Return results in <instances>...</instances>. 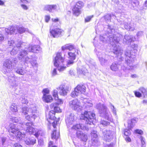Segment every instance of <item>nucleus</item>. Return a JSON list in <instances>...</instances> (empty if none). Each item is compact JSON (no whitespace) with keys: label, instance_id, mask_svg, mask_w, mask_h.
<instances>
[{"label":"nucleus","instance_id":"1","mask_svg":"<svg viewBox=\"0 0 147 147\" xmlns=\"http://www.w3.org/2000/svg\"><path fill=\"white\" fill-rule=\"evenodd\" d=\"M104 30L106 31V35L104 36H100V39L103 43L110 44L113 47V52L114 54L118 55L119 64L117 62H114L110 66V69L112 71H117L119 70L120 65L119 61H121L123 59L121 56H119L121 55L123 52V50L120 49L119 47L117 45L119 40V38L116 34L112 33L114 30L113 26L105 25L104 27Z\"/></svg>","mask_w":147,"mask_h":147},{"label":"nucleus","instance_id":"2","mask_svg":"<svg viewBox=\"0 0 147 147\" xmlns=\"http://www.w3.org/2000/svg\"><path fill=\"white\" fill-rule=\"evenodd\" d=\"M24 48V50L22 49L20 52L18 54L19 59L25 63H30L33 67L37 65V63L34 55L26 57V56L28 54V53L30 52L37 53L40 50V46L34 45L32 47H29L27 48L26 47Z\"/></svg>","mask_w":147,"mask_h":147},{"label":"nucleus","instance_id":"3","mask_svg":"<svg viewBox=\"0 0 147 147\" xmlns=\"http://www.w3.org/2000/svg\"><path fill=\"white\" fill-rule=\"evenodd\" d=\"M18 60L16 58H11L6 59L3 63L2 71L5 74H7L8 80L9 84L13 86L17 85L15 78L13 76L9 75L16 65Z\"/></svg>","mask_w":147,"mask_h":147},{"label":"nucleus","instance_id":"4","mask_svg":"<svg viewBox=\"0 0 147 147\" xmlns=\"http://www.w3.org/2000/svg\"><path fill=\"white\" fill-rule=\"evenodd\" d=\"M73 61H65L64 57L62 56L61 53L58 52L55 58L54 64L55 66L57 67V69L59 72H62L67 67L72 65L74 63Z\"/></svg>","mask_w":147,"mask_h":147},{"label":"nucleus","instance_id":"5","mask_svg":"<svg viewBox=\"0 0 147 147\" xmlns=\"http://www.w3.org/2000/svg\"><path fill=\"white\" fill-rule=\"evenodd\" d=\"M96 108L98 110L100 116L111 122H113V120L110 113L105 105L100 103H97L96 105Z\"/></svg>","mask_w":147,"mask_h":147},{"label":"nucleus","instance_id":"6","mask_svg":"<svg viewBox=\"0 0 147 147\" xmlns=\"http://www.w3.org/2000/svg\"><path fill=\"white\" fill-rule=\"evenodd\" d=\"M8 43L9 46H14V48L10 52V54L12 55H14L16 54L18 51L21 52L22 49L24 50L23 46L25 45V43L24 42L20 41H16L15 42L14 40L10 39L8 40Z\"/></svg>","mask_w":147,"mask_h":147},{"label":"nucleus","instance_id":"7","mask_svg":"<svg viewBox=\"0 0 147 147\" xmlns=\"http://www.w3.org/2000/svg\"><path fill=\"white\" fill-rule=\"evenodd\" d=\"M95 114L92 112L85 111L80 116L81 120H84L86 124L91 125L94 124V121H96Z\"/></svg>","mask_w":147,"mask_h":147},{"label":"nucleus","instance_id":"8","mask_svg":"<svg viewBox=\"0 0 147 147\" xmlns=\"http://www.w3.org/2000/svg\"><path fill=\"white\" fill-rule=\"evenodd\" d=\"M17 126L16 125L11 124L10 125V128L9 130V133H12L13 134H11V136H16L18 139L19 140L24 139L25 138V135L24 134L22 133L19 131V129L16 127Z\"/></svg>","mask_w":147,"mask_h":147},{"label":"nucleus","instance_id":"9","mask_svg":"<svg viewBox=\"0 0 147 147\" xmlns=\"http://www.w3.org/2000/svg\"><path fill=\"white\" fill-rule=\"evenodd\" d=\"M17 29L18 32L20 34L24 33L26 31H28V29H26L25 28L22 27L17 28L14 26H11L9 27L8 28H5V29L6 37L8 38V37L7 35L9 34L11 35L12 34L15 33Z\"/></svg>","mask_w":147,"mask_h":147},{"label":"nucleus","instance_id":"10","mask_svg":"<svg viewBox=\"0 0 147 147\" xmlns=\"http://www.w3.org/2000/svg\"><path fill=\"white\" fill-rule=\"evenodd\" d=\"M32 123L28 122L25 124L26 128V131L29 133L30 134H33L35 136L36 138H38L40 135L39 131L37 129L34 128L32 126Z\"/></svg>","mask_w":147,"mask_h":147},{"label":"nucleus","instance_id":"11","mask_svg":"<svg viewBox=\"0 0 147 147\" xmlns=\"http://www.w3.org/2000/svg\"><path fill=\"white\" fill-rule=\"evenodd\" d=\"M100 53V54L98 53V55H97L98 58L101 64L102 65H104L107 63L108 60L110 58V56L104 53Z\"/></svg>","mask_w":147,"mask_h":147},{"label":"nucleus","instance_id":"12","mask_svg":"<svg viewBox=\"0 0 147 147\" xmlns=\"http://www.w3.org/2000/svg\"><path fill=\"white\" fill-rule=\"evenodd\" d=\"M22 115H26L29 112L32 114L36 113L37 109L35 105H31L28 108L26 107H23L22 108Z\"/></svg>","mask_w":147,"mask_h":147},{"label":"nucleus","instance_id":"13","mask_svg":"<svg viewBox=\"0 0 147 147\" xmlns=\"http://www.w3.org/2000/svg\"><path fill=\"white\" fill-rule=\"evenodd\" d=\"M96 133V131H93L91 132V137L92 145L98 146L100 145V142L98 140V135Z\"/></svg>","mask_w":147,"mask_h":147},{"label":"nucleus","instance_id":"14","mask_svg":"<svg viewBox=\"0 0 147 147\" xmlns=\"http://www.w3.org/2000/svg\"><path fill=\"white\" fill-rule=\"evenodd\" d=\"M51 35L54 38H57L61 35L62 30L58 28H56L50 30Z\"/></svg>","mask_w":147,"mask_h":147},{"label":"nucleus","instance_id":"15","mask_svg":"<svg viewBox=\"0 0 147 147\" xmlns=\"http://www.w3.org/2000/svg\"><path fill=\"white\" fill-rule=\"evenodd\" d=\"M57 89L59 91V94L65 96L66 95L67 93V91L70 90V88L67 86L65 87V85L62 84L59 86Z\"/></svg>","mask_w":147,"mask_h":147},{"label":"nucleus","instance_id":"16","mask_svg":"<svg viewBox=\"0 0 147 147\" xmlns=\"http://www.w3.org/2000/svg\"><path fill=\"white\" fill-rule=\"evenodd\" d=\"M102 133L104 139L107 142H109L113 139V136L111 131L105 130Z\"/></svg>","mask_w":147,"mask_h":147},{"label":"nucleus","instance_id":"17","mask_svg":"<svg viewBox=\"0 0 147 147\" xmlns=\"http://www.w3.org/2000/svg\"><path fill=\"white\" fill-rule=\"evenodd\" d=\"M67 125L68 127L71 125L74 121V117L73 114L70 113L69 115L67 116L65 119Z\"/></svg>","mask_w":147,"mask_h":147},{"label":"nucleus","instance_id":"18","mask_svg":"<svg viewBox=\"0 0 147 147\" xmlns=\"http://www.w3.org/2000/svg\"><path fill=\"white\" fill-rule=\"evenodd\" d=\"M70 106L74 110L78 111L80 109L79 102L78 100L75 99L69 102Z\"/></svg>","mask_w":147,"mask_h":147},{"label":"nucleus","instance_id":"19","mask_svg":"<svg viewBox=\"0 0 147 147\" xmlns=\"http://www.w3.org/2000/svg\"><path fill=\"white\" fill-rule=\"evenodd\" d=\"M76 136L78 138H80L81 140L86 142L88 140L87 136L83 133L81 130H77L76 132Z\"/></svg>","mask_w":147,"mask_h":147},{"label":"nucleus","instance_id":"20","mask_svg":"<svg viewBox=\"0 0 147 147\" xmlns=\"http://www.w3.org/2000/svg\"><path fill=\"white\" fill-rule=\"evenodd\" d=\"M24 141L25 143L27 145H33L36 142V138L33 137L30 138L26 137L24 139Z\"/></svg>","mask_w":147,"mask_h":147},{"label":"nucleus","instance_id":"21","mask_svg":"<svg viewBox=\"0 0 147 147\" xmlns=\"http://www.w3.org/2000/svg\"><path fill=\"white\" fill-rule=\"evenodd\" d=\"M61 104L58 103V102L57 101L55 103H51L50 105V107L51 109V110L54 111L55 113L56 112H61L60 108L58 107L59 105Z\"/></svg>","mask_w":147,"mask_h":147},{"label":"nucleus","instance_id":"22","mask_svg":"<svg viewBox=\"0 0 147 147\" xmlns=\"http://www.w3.org/2000/svg\"><path fill=\"white\" fill-rule=\"evenodd\" d=\"M72 128L75 130L79 129L78 130H80V129H81V130H86L87 131H88L89 129L88 128V127L80 124H77L73 125Z\"/></svg>","mask_w":147,"mask_h":147},{"label":"nucleus","instance_id":"23","mask_svg":"<svg viewBox=\"0 0 147 147\" xmlns=\"http://www.w3.org/2000/svg\"><path fill=\"white\" fill-rule=\"evenodd\" d=\"M76 90L78 91L80 94H84L86 91V87L83 85L79 84L76 87Z\"/></svg>","mask_w":147,"mask_h":147},{"label":"nucleus","instance_id":"24","mask_svg":"<svg viewBox=\"0 0 147 147\" xmlns=\"http://www.w3.org/2000/svg\"><path fill=\"white\" fill-rule=\"evenodd\" d=\"M138 119L137 118H134L129 119L128 121V127L130 129L133 128V127L138 121Z\"/></svg>","mask_w":147,"mask_h":147},{"label":"nucleus","instance_id":"25","mask_svg":"<svg viewBox=\"0 0 147 147\" xmlns=\"http://www.w3.org/2000/svg\"><path fill=\"white\" fill-rule=\"evenodd\" d=\"M31 2V0H20V2L22 3L21 4L20 6L24 9H28V7L25 4L30 3Z\"/></svg>","mask_w":147,"mask_h":147},{"label":"nucleus","instance_id":"26","mask_svg":"<svg viewBox=\"0 0 147 147\" xmlns=\"http://www.w3.org/2000/svg\"><path fill=\"white\" fill-rule=\"evenodd\" d=\"M15 71L20 75H24L26 73V71L22 67H16L14 69Z\"/></svg>","mask_w":147,"mask_h":147},{"label":"nucleus","instance_id":"27","mask_svg":"<svg viewBox=\"0 0 147 147\" xmlns=\"http://www.w3.org/2000/svg\"><path fill=\"white\" fill-rule=\"evenodd\" d=\"M132 41V37L131 35H125L124 36L123 40L124 44H128L129 43H130Z\"/></svg>","mask_w":147,"mask_h":147},{"label":"nucleus","instance_id":"28","mask_svg":"<svg viewBox=\"0 0 147 147\" xmlns=\"http://www.w3.org/2000/svg\"><path fill=\"white\" fill-rule=\"evenodd\" d=\"M53 95L54 98V99L57 102H58V103L62 104L63 101L61 99H59L58 98V91L57 90H53Z\"/></svg>","mask_w":147,"mask_h":147},{"label":"nucleus","instance_id":"29","mask_svg":"<svg viewBox=\"0 0 147 147\" xmlns=\"http://www.w3.org/2000/svg\"><path fill=\"white\" fill-rule=\"evenodd\" d=\"M134 61V60L130 58L129 59L126 58L125 62L128 66L130 68L132 69L134 65L133 64Z\"/></svg>","mask_w":147,"mask_h":147},{"label":"nucleus","instance_id":"30","mask_svg":"<svg viewBox=\"0 0 147 147\" xmlns=\"http://www.w3.org/2000/svg\"><path fill=\"white\" fill-rule=\"evenodd\" d=\"M74 48V46L71 44L65 45L61 47L62 50L63 51L66 49H68L69 51H71Z\"/></svg>","mask_w":147,"mask_h":147},{"label":"nucleus","instance_id":"31","mask_svg":"<svg viewBox=\"0 0 147 147\" xmlns=\"http://www.w3.org/2000/svg\"><path fill=\"white\" fill-rule=\"evenodd\" d=\"M36 113H33L30 115H28L25 116V119L29 121H31L33 119L34 120L37 117V115L35 114Z\"/></svg>","mask_w":147,"mask_h":147},{"label":"nucleus","instance_id":"32","mask_svg":"<svg viewBox=\"0 0 147 147\" xmlns=\"http://www.w3.org/2000/svg\"><path fill=\"white\" fill-rule=\"evenodd\" d=\"M84 6V3L82 1H79L76 3L72 9H80Z\"/></svg>","mask_w":147,"mask_h":147},{"label":"nucleus","instance_id":"33","mask_svg":"<svg viewBox=\"0 0 147 147\" xmlns=\"http://www.w3.org/2000/svg\"><path fill=\"white\" fill-rule=\"evenodd\" d=\"M77 73L79 74H82L85 75L86 74L88 73V71L87 69L85 68H82L81 69H77Z\"/></svg>","mask_w":147,"mask_h":147},{"label":"nucleus","instance_id":"34","mask_svg":"<svg viewBox=\"0 0 147 147\" xmlns=\"http://www.w3.org/2000/svg\"><path fill=\"white\" fill-rule=\"evenodd\" d=\"M43 100L45 102L48 103L52 101L53 99L51 95H48L42 98Z\"/></svg>","mask_w":147,"mask_h":147},{"label":"nucleus","instance_id":"35","mask_svg":"<svg viewBox=\"0 0 147 147\" xmlns=\"http://www.w3.org/2000/svg\"><path fill=\"white\" fill-rule=\"evenodd\" d=\"M55 113L54 111L53 110H51L49 113V119L51 120H55L56 118L55 116Z\"/></svg>","mask_w":147,"mask_h":147},{"label":"nucleus","instance_id":"36","mask_svg":"<svg viewBox=\"0 0 147 147\" xmlns=\"http://www.w3.org/2000/svg\"><path fill=\"white\" fill-rule=\"evenodd\" d=\"M68 57L71 60H74L76 57V55L74 52H69L68 53Z\"/></svg>","mask_w":147,"mask_h":147},{"label":"nucleus","instance_id":"37","mask_svg":"<svg viewBox=\"0 0 147 147\" xmlns=\"http://www.w3.org/2000/svg\"><path fill=\"white\" fill-rule=\"evenodd\" d=\"M57 8L56 5H46L45 6L44 9H55Z\"/></svg>","mask_w":147,"mask_h":147},{"label":"nucleus","instance_id":"38","mask_svg":"<svg viewBox=\"0 0 147 147\" xmlns=\"http://www.w3.org/2000/svg\"><path fill=\"white\" fill-rule=\"evenodd\" d=\"M124 28L130 31H134V27L131 26L129 25V24L127 22H125L124 24Z\"/></svg>","mask_w":147,"mask_h":147},{"label":"nucleus","instance_id":"39","mask_svg":"<svg viewBox=\"0 0 147 147\" xmlns=\"http://www.w3.org/2000/svg\"><path fill=\"white\" fill-rule=\"evenodd\" d=\"M125 55L127 57H128L129 58H130L131 55H133V54H131L130 49H127L125 51Z\"/></svg>","mask_w":147,"mask_h":147},{"label":"nucleus","instance_id":"40","mask_svg":"<svg viewBox=\"0 0 147 147\" xmlns=\"http://www.w3.org/2000/svg\"><path fill=\"white\" fill-rule=\"evenodd\" d=\"M59 134H56V130H54L52 132L51 134V138L52 139H55L57 140L59 137Z\"/></svg>","mask_w":147,"mask_h":147},{"label":"nucleus","instance_id":"41","mask_svg":"<svg viewBox=\"0 0 147 147\" xmlns=\"http://www.w3.org/2000/svg\"><path fill=\"white\" fill-rule=\"evenodd\" d=\"M80 94L78 91L76 90V88L74 91H73L71 94V96L72 97H76Z\"/></svg>","mask_w":147,"mask_h":147},{"label":"nucleus","instance_id":"42","mask_svg":"<svg viewBox=\"0 0 147 147\" xmlns=\"http://www.w3.org/2000/svg\"><path fill=\"white\" fill-rule=\"evenodd\" d=\"M139 91L142 94L144 97H145L147 95V91L146 89L143 87H141L139 89Z\"/></svg>","mask_w":147,"mask_h":147},{"label":"nucleus","instance_id":"43","mask_svg":"<svg viewBox=\"0 0 147 147\" xmlns=\"http://www.w3.org/2000/svg\"><path fill=\"white\" fill-rule=\"evenodd\" d=\"M1 144L3 146H5L8 144V141L6 138H1Z\"/></svg>","mask_w":147,"mask_h":147},{"label":"nucleus","instance_id":"44","mask_svg":"<svg viewBox=\"0 0 147 147\" xmlns=\"http://www.w3.org/2000/svg\"><path fill=\"white\" fill-rule=\"evenodd\" d=\"M73 14L75 16H78L81 13L80 10H72Z\"/></svg>","mask_w":147,"mask_h":147},{"label":"nucleus","instance_id":"45","mask_svg":"<svg viewBox=\"0 0 147 147\" xmlns=\"http://www.w3.org/2000/svg\"><path fill=\"white\" fill-rule=\"evenodd\" d=\"M42 92L43 93V97L47 95V94L49 93V91L47 88H45L44 89L42 90Z\"/></svg>","mask_w":147,"mask_h":147},{"label":"nucleus","instance_id":"46","mask_svg":"<svg viewBox=\"0 0 147 147\" xmlns=\"http://www.w3.org/2000/svg\"><path fill=\"white\" fill-rule=\"evenodd\" d=\"M10 109L13 112H16L18 111L17 107L16 106L12 105L10 107Z\"/></svg>","mask_w":147,"mask_h":147},{"label":"nucleus","instance_id":"47","mask_svg":"<svg viewBox=\"0 0 147 147\" xmlns=\"http://www.w3.org/2000/svg\"><path fill=\"white\" fill-rule=\"evenodd\" d=\"M124 135L127 136H129L131 134V132L129 130L125 129L124 130Z\"/></svg>","mask_w":147,"mask_h":147},{"label":"nucleus","instance_id":"48","mask_svg":"<svg viewBox=\"0 0 147 147\" xmlns=\"http://www.w3.org/2000/svg\"><path fill=\"white\" fill-rule=\"evenodd\" d=\"M20 119L19 117H13L11 118L12 121L14 123H17L19 122Z\"/></svg>","mask_w":147,"mask_h":147},{"label":"nucleus","instance_id":"49","mask_svg":"<svg viewBox=\"0 0 147 147\" xmlns=\"http://www.w3.org/2000/svg\"><path fill=\"white\" fill-rule=\"evenodd\" d=\"M110 122L105 120L101 121L100 124L105 126L109 125L110 124Z\"/></svg>","mask_w":147,"mask_h":147},{"label":"nucleus","instance_id":"50","mask_svg":"<svg viewBox=\"0 0 147 147\" xmlns=\"http://www.w3.org/2000/svg\"><path fill=\"white\" fill-rule=\"evenodd\" d=\"M134 92L136 97L139 98L141 97L142 94L140 92L137 91H134Z\"/></svg>","mask_w":147,"mask_h":147},{"label":"nucleus","instance_id":"51","mask_svg":"<svg viewBox=\"0 0 147 147\" xmlns=\"http://www.w3.org/2000/svg\"><path fill=\"white\" fill-rule=\"evenodd\" d=\"M93 17V15L87 16L85 19V22H88L91 20V18Z\"/></svg>","mask_w":147,"mask_h":147},{"label":"nucleus","instance_id":"52","mask_svg":"<svg viewBox=\"0 0 147 147\" xmlns=\"http://www.w3.org/2000/svg\"><path fill=\"white\" fill-rule=\"evenodd\" d=\"M135 132L140 135H142L143 134V132L142 130L138 129L135 130Z\"/></svg>","mask_w":147,"mask_h":147},{"label":"nucleus","instance_id":"53","mask_svg":"<svg viewBox=\"0 0 147 147\" xmlns=\"http://www.w3.org/2000/svg\"><path fill=\"white\" fill-rule=\"evenodd\" d=\"M86 106L88 107H92L93 105L91 101H87L86 102Z\"/></svg>","mask_w":147,"mask_h":147},{"label":"nucleus","instance_id":"54","mask_svg":"<svg viewBox=\"0 0 147 147\" xmlns=\"http://www.w3.org/2000/svg\"><path fill=\"white\" fill-rule=\"evenodd\" d=\"M111 14H108L105 16L104 18L105 19L109 20L111 19Z\"/></svg>","mask_w":147,"mask_h":147},{"label":"nucleus","instance_id":"55","mask_svg":"<svg viewBox=\"0 0 147 147\" xmlns=\"http://www.w3.org/2000/svg\"><path fill=\"white\" fill-rule=\"evenodd\" d=\"M38 144L40 146H42L43 144V141L42 139H39L38 140Z\"/></svg>","mask_w":147,"mask_h":147},{"label":"nucleus","instance_id":"56","mask_svg":"<svg viewBox=\"0 0 147 147\" xmlns=\"http://www.w3.org/2000/svg\"><path fill=\"white\" fill-rule=\"evenodd\" d=\"M145 139L143 137H142L141 138V141L142 145H146L145 142Z\"/></svg>","mask_w":147,"mask_h":147},{"label":"nucleus","instance_id":"57","mask_svg":"<svg viewBox=\"0 0 147 147\" xmlns=\"http://www.w3.org/2000/svg\"><path fill=\"white\" fill-rule=\"evenodd\" d=\"M22 102L23 104H26L28 103V101L27 99L26 98H22Z\"/></svg>","mask_w":147,"mask_h":147},{"label":"nucleus","instance_id":"58","mask_svg":"<svg viewBox=\"0 0 147 147\" xmlns=\"http://www.w3.org/2000/svg\"><path fill=\"white\" fill-rule=\"evenodd\" d=\"M141 18L140 17H138V16H136L135 18V20L136 21L138 22L139 23H140V20Z\"/></svg>","mask_w":147,"mask_h":147},{"label":"nucleus","instance_id":"59","mask_svg":"<svg viewBox=\"0 0 147 147\" xmlns=\"http://www.w3.org/2000/svg\"><path fill=\"white\" fill-rule=\"evenodd\" d=\"M111 106L112 107H111V109L112 110L114 114H116V110L115 109L114 106L112 105H111Z\"/></svg>","mask_w":147,"mask_h":147},{"label":"nucleus","instance_id":"60","mask_svg":"<svg viewBox=\"0 0 147 147\" xmlns=\"http://www.w3.org/2000/svg\"><path fill=\"white\" fill-rule=\"evenodd\" d=\"M50 19V17L49 16H46L45 17V20L46 22H48Z\"/></svg>","mask_w":147,"mask_h":147},{"label":"nucleus","instance_id":"61","mask_svg":"<svg viewBox=\"0 0 147 147\" xmlns=\"http://www.w3.org/2000/svg\"><path fill=\"white\" fill-rule=\"evenodd\" d=\"M13 147H23L19 143H15L14 146Z\"/></svg>","mask_w":147,"mask_h":147},{"label":"nucleus","instance_id":"62","mask_svg":"<svg viewBox=\"0 0 147 147\" xmlns=\"http://www.w3.org/2000/svg\"><path fill=\"white\" fill-rule=\"evenodd\" d=\"M57 74L56 69H54L52 72V76H55Z\"/></svg>","mask_w":147,"mask_h":147},{"label":"nucleus","instance_id":"63","mask_svg":"<svg viewBox=\"0 0 147 147\" xmlns=\"http://www.w3.org/2000/svg\"><path fill=\"white\" fill-rule=\"evenodd\" d=\"M4 39V37L2 34L0 33V41L3 40Z\"/></svg>","mask_w":147,"mask_h":147},{"label":"nucleus","instance_id":"64","mask_svg":"<svg viewBox=\"0 0 147 147\" xmlns=\"http://www.w3.org/2000/svg\"><path fill=\"white\" fill-rule=\"evenodd\" d=\"M129 136H127L125 138V140L127 142H131V138L128 137Z\"/></svg>","mask_w":147,"mask_h":147}]
</instances>
